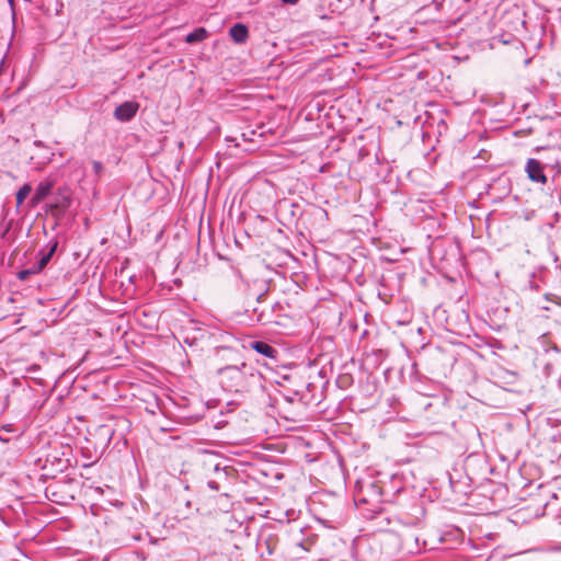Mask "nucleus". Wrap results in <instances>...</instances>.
I'll list each match as a JSON object with an SVG mask.
<instances>
[{
	"mask_svg": "<svg viewBox=\"0 0 561 561\" xmlns=\"http://www.w3.org/2000/svg\"><path fill=\"white\" fill-rule=\"evenodd\" d=\"M217 375L222 389L231 393L247 392L251 383L260 377V374L245 363L219 368Z\"/></svg>",
	"mask_w": 561,
	"mask_h": 561,
	"instance_id": "obj_1",
	"label": "nucleus"
},
{
	"mask_svg": "<svg viewBox=\"0 0 561 561\" xmlns=\"http://www.w3.org/2000/svg\"><path fill=\"white\" fill-rule=\"evenodd\" d=\"M255 285H257L259 291L249 290L248 293V296L254 297L256 301V306L252 309V318L263 325L278 324L279 318L284 316L285 306L279 301L267 302L268 286L264 280L255 283Z\"/></svg>",
	"mask_w": 561,
	"mask_h": 561,
	"instance_id": "obj_2",
	"label": "nucleus"
},
{
	"mask_svg": "<svg viewBox=\"0 0 561 561\" xmlns=\"http://www.w3.org/2000/svg\"><path fill=\"white\" fill-rule=\"evenodd\" d=\"M138 108L137 102L126 101L115 108L114 117L122 123L129 122L136 116Z\"/></svg>",
	"mask_w": 561,
	"mask_h": 561,
	"instance_id": "obj_3",
	"label": "nucleus"
},
{
	"mask_svg": "<svg viewBox=\"0 0 561 561\" xmlns=\"http://www.w3.org/2000/svg\"><path fill=\"white\" fill-rule=\"evenodd\" d=\"M525 171L530 181L541 184L547 182L543 167L539 160L533 158L528 159L526 162Z\"/></svg>",
	"mask_w": 561,
	"mask_h": 561,
	"instance_id": "obj_4",
	"label": "nucleus"
},
{
	"mask_svg": "<svg viewBox=\"0 0 561 561\" xmlns=\"http://www.w3.org/2000/svg\"><path fill=\"white\" fill-rule=\"evenodd\" d=\"M54 185L55 181L51 179H45L39 182L34 194L30 198V206L35 207L43 202L51 193Z\"/></svg>",
	"mask_w": 561,
	"mask_h": 561,
	"instance_id": "obj_5",
	"label": "nucleus"
},
{
	"mask_svg": "<svg viewBox=\"0 0 561 561\" xmlns=\"http://www.w3.org/2000/svg\"><path fill=\"white\" fill-rule=\"evenodd\" d=\"M250 347L254 350L256 353L277 362V357L279 355V351L272 346L270 343L265 341H253L250 343Z\"/></svg>",
	"mask_w": 561,
	"mask_h": 561,
	"instance_id": "obj_6",
	"label": "nucleus"
},
{
	"mask_svg": "<svg viewBox=\"0 0 561 561\" xmlns=\"http://www.w3.org/2000/svg\"><path fill=\"white\" fill-rule=\"evenodd\" d=\"M58 240L51 239L49 242L45 245L44 249H42L38 253V267L45 268L47 264L50 262L51 257L55 255L57 249H58Z\"/></svg>",
	"mask_w": 561,
	"mask_h": 561,
	"instance_id": "obj_7",
	"label": "nucleus"
},
{
	"mask_svg": "<svg viewBox=\"0 0 561 561\" xmlns=\"http://www.w3.org/2000/svg\"><path fill=\"white\" fill-rule=\"evenodd\" d=\"M215 478L207 481V486L213 491H219L222 483L228 481V471L226 468H220L218 465L214 468Z\"/></svg>",
	"mask_w": 561,
	"mask_h": 561,
	"instance_id": "obj_8",
	"label": "nucleus"
},
{
	"mask_svg": "<svg viewBox=\"0 0 561 561\" xmlns=\"http://www.w3.org/2000/svg\"><path fill=\"white\" fill-rule=\"evenodd\" d=\"M229 34L234 43L243 44L249 37V30L242 23H236L229 30Z\"/></svg>",
	"mask_w": 561,
	"mask_h": 561,
	"instance_id": "obj_9",
	"label": "nucleus"
},
{
	"mask_svg": "<svg viewBox=\"0 0 561 561\" xmlns=\"http://www.w3.org/2000/svg\"><path fill=\"white\" fill-rule=\"evenodd\" d=\"M208 37V31L205 27H197L193 32L188 33L185 37L187 44H195L203 42Z\"/></svg>",
	"mask_w": 561,
	"mask_h": 561,
	"instance_id": "obj_10",
	"label": "nucleus"
},
{
	"mask_svg": "<svg viewBox=\"0 0 561 561\" xmlns=\"http://www.w3.org/2000/svg\"><path fill=\"white\" fill-rule=\"evenodd\" d=\"M183 335V343L192 348H198L199 342H201V335L193 336L191 334V331L184 330Z\"/></svg>",
	"mask_w": 561,
	"mask_h": 561,
	"instance_id": "obj_11",
	"label": "nucleus"
},
{
	"mask_svg": "<svg viewBox=\"0 0 561 561\" xmlns=\"http://www.w3.org/2000/svg\"><path fill=\"white\" fill-rule=\"evenodd\" d=\"M32 192V186L25 183L16 193V205L21 206Z\"/></svg>",
	"mask_w": 561,
	"mask_h": 561,
	"instance_id": "obj_12",
	"label": "nucleus"
},
{
	"mask_svg": "<svg viewBox=\"0 0 561 561\" xmlns=\"http://www.w3.org/2000/svg\"><path fill=\"white\" fill-rule=\"evenodd\" d=\"M185 330L191 331V334H192L193 336H198V335H201V341H202V340H204V339H205V336H206V331H205L203 328L198 327L195 322H193V325H192V327L186 328Z\"/></svg>",
	"mask_w": 561,
	"mask_h": 561,
	"instance_id": "obj_13",
	"label": "nucleus"
},
{
	"mask_svg": "<svg viewBox=\"0 0 561 561\" xmlns=\"http://www.w3.org/2000/svg\"><path fill=\"white\" fill-rule=\"evenodd\" d=\"M282 394L287 402L293 403L298 398L299 391L298 390H288L286 392H282Z\"/></svg>",
	"mask_w": 561,
	"mask_h": 561,
	"instance_id": "obj_14",
	"label": "nucleus"
},
{
	"mask_svg": "<svg viewBox=\"0 0 561 561\" xmlns=\"http://www.w3.org/2000/svg\"><path fill=\"white\" fill-rule=\"evenodd\" d=\"M32 275V272H30L27 268L21 270L18 272V278L20 280H26Z\"/></svg>",
	"mask_w": 561,
	"mask_h": 561,
	"instance_id": "obj_15",
	"label": "nucleus"
},
{
	"mask_svg": "<svg viewBox=\"0 0 561 561\" xmlns=\"http://www.w3.org/2000/svg\"><path fill=\"white\" fill-rule=\"evenodd\" d=\"M30 272H32V275L41 273L44 268L38 267V262L33 264L31 267L27 268Z\"/></svg>",
	"mask_w": 561,
	"mask_h": 561,
	"instance_id": "obj_16",
	"label": "nucleus"
},
{
	"mask_svg": "<svg viewBox=\"0 0 561 561\" xmlns=\"http://www.w3.org/2000/svg\"><path fill=\"white\" fill-rule=\"evenodd\" d=\"M103 170V165L101 162L99 161H94L93 162V171L95 172V174H100Z\"/></svg>",
	"mask_w": 561,
	"mask_h": 561,
	"instance_id": "obj_17",
	"label": "nucleus"
},
{
	"mask_svg": "<svg viewBox=\"0 0 561 561\" xmlns=\"http://www.w3.org/2000/svg\"><path fill=\"white\" fill-rule=\"evenodd\" d=\"M62 199H64V203L56 202V203L51 204L50 206H51V207H59V206H61V207H67V206H68V204H69L68 198L62 197Z\"/></svg>",
	"mask_w": 561,
	"mask_h": 561,
	"instance_id": "obj_18",
	"label": "nucleus"
},
{
	"mask_svg": "<svg viewBox=\"0 0 561 561\" xmlns=\"http://www.w3.org/2000/svg\"><path fill=\"white\" fill-rule=\"evenodd\" d=\"M552 368H553V364L552 363L548 362V363L545 364V371H546L547 375L551 374Z\"/></svg>",
	"mask_w": 561,
	"mask_h": 561,
	"instance_id": "obj_19",
	"label": "nucleus"
},
{
	"mask_svg": "<svg viewBox=\"0 0 561 561\" xmlns=\"http://www.w3.org/2000/svg\"><path fill=\"white\" fill-rule=\"evenodd\" d=\"M336 561H356V559L352 554H347Z\"/></svg>",
	"mask_w": 561,
	"mask_h": 561,
	"instance_id": "obj_20",
	"label": "nucleus"
},
{
	"mask_svg": "<svg viewBox=\"0 0 561 561\" xmlns=\"http://www.w3.org/2000/svg\"><path fill=\"white\" fill-rule=\"evenodd\" d=\"M549 551L561 552V545L550 547Z\"/></svg>",
	"mask_w": 561,
	"mask_h": 561,
	"instance_id": "obj_21",
	"label": "nucleus"
},
{
	"mask_svg": "<svg viewBox=\"0 0 561 561\" xmlns=\"http://www.w3.org/2000/svg\"><path fill=\"white\" fill-rule=\"evenodd\" d=\"M283 2L285 3H290V4H295L298 2V0H283Z\"/></svg>",
	"mask_w": 561,
	"mask_h": 561,
	"instance_id": "obj_22",
	"label": "nucleus"
},
{
	"mask_svg": "<svg viewBox=\"0 0 561 561\" xmlns=\"http://www.w3.org/2000/svg\"><path fill=\"white\" fill-rule=\"evenodd\" d=\"M552 351H553L556 354H558V353H559V351H558L557 346H553V347H552Z\"/></svg>",
	"mask_w": 561,
	"mask_h": 561,
	"instance_id": "obj_23",
	"label": "nucleus"
}]
</instances>
